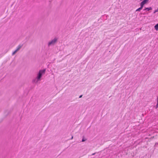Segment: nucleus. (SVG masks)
<instances>
[{
    "mask_svg": "<svg viewBox=\"0 0 158 158\" xmlns=\"http://www.w3.org/2000/svg\"><path fill=\"white\" fill-rule=\"evenodd\" d=\"M21 47V46L20 47H19L14 52H13V53H12V54L13 55H14V54H15V53L17 51H18L19 49Z\"/></svg>",
    "mask_w": 158,
    "mask_h": 158,
    "instance_id": "nucleus-4",
    "label": "nucleus"
},
{
    "mask_svg": "<svg viewBox=\"0 0 158 158\" xmlns=\"http://www.w3.org/2000/svg\"><path fill=\"white\" fill-rule=\"evenodd\" d=\"M73 136H72V139H73Z\"/></svg>",
    "mask_w": 158,
    "mask_h": 158,
    "instance_id": "nucleus-12",
    "label": "nucleus"
},
{
    "mask_svg": "<svg viewBox=\"0 0 158 158\" xmlns=\"http://www.w3.org/2000/svg\"><path fill=\"white\" fill-rule=\"evenodd\" d=\"M152 8L151 7H147L145 8V9H144V10H147L148 11H149L152 10Z\"/></svg>",
    "mask_w": 158,
    "mask_h": 158,
    "instance_id": "nucleus-5",
    "label": "nucleus"
},
{
    "mask_svg": "<svg viewBox=\"0 0 158 158\" xmlns=\"http://www.w3.org/2000/svg\"><path fill=\"white\" fill-rule=\"evenodd\" d=\"M148 0H143L141 3L140 6L143 7V6L145 4L147 3L148 2Z\"/></svg>",
    "mask_w": 158,
    "mask_h": 158,
    "instance_id": "nucleus-3",
    "label": "nucleus"
},
{
    "mask_svg": "<svg viewBox=\"0 0 158 158\" xmlns=\"http://www.w3.org/2000/svg\"><path fill=\"white\" fill-rule=\"evenodd\" d=\"M157 104L156 106V108H158V96L157 97Z\"/></svg>",
    "mask_w": 158,
    "mask_h": 158,
    "instance_id": "nucleus-8",
    "label": "nucleus"
},
{
    "mask_svg": "<svg viewBox=\"0 0 158 158\" xmlns=\"http://www.w3.org/2000/svg\"><path fill=\"white\" fill-rule=\"evenodd\" d=\"M143 7L141 6H140V7L137 9L136 10V11H140L143 8Z\"/></svg>",
    "mask_w": 158,
    "mask_h": 158,
    "instance_id": "nucleus-7",
    "label": "nucleus"
},
{
    "mask_svg": "<svg viewBox=\"0 0 158 158\" xmlns=\"http://www.w3.org/2000/svg\"><path fill=\"white\" fill-rule=\"evenodd\" d=\"M158 12V8H157L156 10H155L154 12V13H156V12Z\"/></svg>",
    "mask_w": 158,
    "mask_h": 158,
    "instance_id": "nucleus-9",
    "label": "nucleus"
},
{
    "mask_svg": "<svg viewBox=\"0 0 158 158\" xmlns=\"http://www.w3.org/2000/svg\"><path fill=\"white\" fill-rule=\"evenodd\" d=\"M85 141V140H84L83 139H82V142L84 141Z\"/></svg>",
    "mask_w": 158,
    "mask_h": 158,
    "instance_id": "nucleus-10",
    "label": "nucleus"
},
{
    "mask_svg": "<svg viewBox=\"0 0 158 158\" xmlns=\"http://www.w3.org/2000/svg\"><path fill=\"white\" fill-rule=\"evenodd\" d=\"M45 70V69L40 70L39 71L37 77V81L40 80V78L42 75L44 73Z\"/></svg>",
    "mask_w": 158,
    "mask_h": 158,
    "instance_id": "nucleus-1",
    "label": "nucleus"
},
{
    "mask_svg": "<svg viewBox=\"0 0 158 158\" xmlns=\"http://www.w3.org/2000/svg\"><path fill=\"white\" fill-rule=\"evenodd\" d=\"M57 41V39L56 38H54L51 41L49 42L48 44V46H50L52 44H53Z\"/></svg>",
    "mask_w": 158,
    "mask_h": 158,
    "instance_id": "nucleus-2",
    "label": "nucleus"
},
{
    "mask_svg": "<svg viewBox=\"0 0 158 158\" xmlns=\"http://www.w3.org/2000/svg\"><path fill=\"white\" fill-rule=\"evenodd\" d=\"M154 28L155 29L156 31H158V23L156 25H155L154 26Z\"/></svg>",
    "mask_w": 158,
    "mask_h": 158,
    "instance_id": "nucleus-6",
    "label": "nucleus"
},
{
    "mask_svg": "<svg viewBox=\"0 0 158 158\" xmlns=\"http://www.w3.org/2000/svg\"><path fill=\"white\" fill-rule=\"evenodd\" d=\"M82 95H81L80 96H79V98H81V97H82Z\"/></svg>",
    "mask_w": 158,
    "mask_h": 158,
    "instance_id": "nucleus-11",
    "label": "nucleus"
}]
</instances>
